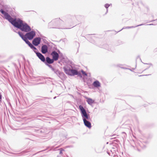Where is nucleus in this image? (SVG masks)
<instances>
[{"label": "nucleus", "mask_w": 157, "mask_h": 157, "mask_svg": "<svg viewBox=\"0 0 157 157\" xmlns=\"http://www.w3.org/2000/svg\"><path fill=\"white\" fill-rule=\"evenodd\" d=\"M36 54L38 58L43 62L45 61V59L44 56L39 52L36 53Z\"/></svg>", "instance_id": "nucleus-11"}, {"label": "nucleus", "mask_w": 157, "mask_h": 157, "mask_svg": "<svg viewBox=\"0 0 157 157\" xmlns=\"http://www.w3.org/2000/svg\"><path fill=\"white\" fill-rule=\"evenodd\" d=\"M64 71L65 73L70 75L72 76L76 75L77 71L74 69H71L70 68H67L66 67H63Z\"/></svg>", "instance_id": "nucleus-2"}, {"label": "nucleus", "mask_w": 157, "mask_h": 157, "mask_svg": "<svg viewBox=\"0 0 157 157\" xmlns=\"http://www.w3.org/2000/svg\"><path fill=\"white\" fill-rule=\"evenodd\" d=\"M23 23V21L19 19H13L11 23L15 27L20 29Z\"/></svg>", "instance_id": "nucleus-1"}, {"label": "nucleus", "mask_w": 157, "mask_h": 157, "mask_svg": "<svg viewBox=\"0 0 157 157\" xmlns=\"http://www.w3.org/2000/svg\"><path fill=\"white\" fill-rule=\"evenodd\" d=\"M85 98L86 99L87 102L90 105H91L94 102V100L92 98H88L86 97H85Z\"/></svg>", "instance_id": "nucleus-12"}, {"label": "nucleus", "mask_w": 157, "mask_h": 157, "mask_svg": "<svg viewBox=\"0 0 157 157\" xmlns=\"http://www.w3.org/2000/svg\"><path fill=\"white\" fill-rule=\"evenodd\" d=\"M31 48L32 49H33L34 50H36V48L35 47H34L33 45V47H31Z\"/></svg>", "instance_id": "nucleus-21"}, {"label": "nucleus", "mask_w": 157, "mask_h": 157, "mask_svg": "<svg viewBox=\"0 0 157 157\" xmlns=\"http://www.w3.org/2000/svg\"><path fill=\"white\" fill-rule=\"evenodd\" d=\"M83 121L85 125L88 128H90L91 127V123L89 121H87L85 118H83Z\"/></svg>", "instance_id": "nucleus-10"}, {"label": "nucleus", "mask_w": 157, "mask_h": 157, "mask_svg": "<svg viewBox=\"0 0 157 157\" xmlns=\"http://www.w3.org/2000/svg\"><path fill=\"white\" fill-rule=\"evenodd\" d=\"M109 6V5L108 4H106L105 5V7L107 9L108 8Z\"/></svg>", "instance_id": "nucleus-20"}, {"label": "nucleus", "mask_w": 157, "mask_h": 157, "mask_svg": "<svg viewBox=\"0 0 157 157\" xmlns=\"http://www.w3.org/2000/svg\"><path fill=\"white\" fill-rule=\"evenodd\" d=\"M60 150L59 154H63L62 151H64V150L63 148H60L59 149Z\"/></svg>", "instance_id": "nucleus-18"}, {"label": "nucleus", "mask_w": 157, "mask_h": 157, "mask_svg": "<svg viewBox=\"0 0 157 157\" xmlns=\"http://www.w3.org/2000/svg\"><path fill=\"white\" fill-rule=\"evenodd\" d=\"M93 86L96 87H100V84L99 81H95L93 83Z\"/></svg>", "instance_id": "nucleus-14"}, {"label": "nucleus", "mask_w": 157, "mask_h": 157, "mask_svg": "<svg viewBox=\"0 0 157 157\" xmlns=\"http://www.w3.org/2000/svg\"><path fill=\"white\" fill-rule=\"evenodd\" d=\"M21 31L25 32H29L31 30L30 27L26 23H23L21 27L19 29Z\"/></svg>", "instance_id": "nucleus-3"}, {"label": "nucleus", "mask_w": 157, "mask_h": 157, "mask_svg": "<svg viewBox=\"0 0 157 157\" xmlns=\"http://www.w3.org/2000/svg\"><path fill=\"white\" fill-rule=\"evenodd\" d=\"M0 12L2 13L4 15L5 18L7 20L11 23L13 18H12L8 13L5 12L2 9L0 10Z\"/></svg>", "instance_id": "nucleus-4"}, {"label": "nucleus", "mask_w": 157, "mask_h": 157, "mask_svg": "<svg viewBox=\"0 0 157 157\" xmlns=\"http://www.w3.org/2000/svg\"><path fill=\"white\" fill-rule=\"evenodd\" d=\"M41 38L40 37H36L34 39L33 41V44L35 46H37L40 44Z\"/></svg>", "instance_id": "nucleus-7"}, {"label": "nucleus", "mask_w": 157, "mask_h": 157, "mask_svg": "<svg viewBox=\"0 0 157 157\" xmlns=\"http://www.w3.org/2000/svg\"><path fill=\"white\" fill-rule=\"evenodd\" d=\"M35 32L34 31H32L31 32L28 33L25 35V36L26 38H28L29 40L32 39L35 36Z\"/></svg>", "instance_id": "nucleus-6"}, {"label": "nucleus", "mask_w": 157, "mask_h": 157, "mask_svg": "<svg viewBox=\"0 0 157 157\" xmlns=\"http://www.w3.org/2000/svg\"><path fill=\"white\" fill-rule=\"evenodd\" d=\"M77 75H78V76H80V77H82V75H81L80 73V72H78L77 71Z\"/></svg>", "instance_id": "nucleus-19"}, {"label": "nucleus", "mask_w": 157, "mask_h": 157, "mask_svg": "<svg viewBox=\"0 0 157 157\" xmlns=\"http://www.w3.org/2000/svg\"><path fill=\"white\" fill-rule=\"evenodd\" d=\"M46 61L48 63L51 64L53 63L54 60L53 59H51L49 57H48L46 58Z\"/></svg>", "instance_id": "nucleus-13"}, {"label": "nucleus", "mask_w": 157, "mask_h": 157, "mask_svg": "<svg viewBox=\"0 0 157 157\" xmlns=\"http://www.w3.org/2000/svg\"><path fill=\"white\" fill-rule=\"evenodd\" d=\"M18 33L19 35V36L21 37V38L24 40H25L26 38L25 35L24 36L23 34L21 32H18Z\"/></svg>", "instance_id": "nucleus-15"}, {"label": "nucleus", "mask_w": 157, "mask_h": 157, "mask_svg": "<svg viewBox=\"0 0 157 157\" xmlns=\"http://www.w3.org/2000/svg\"><path fill=\"white\" fill-rule=\"evenodd\" d=\"M79 108L81 111L82 117H85L86 119L89 120L90 119L89 116L87 114L85 110L84 109L82 106L80 105L79 106Z\"/></svg>", "instance_id": "nucleus-5"}, {"label": "nucleus", "mask_w": 157, "mask_h": 157, "mask_svg": "<svg viewBox=\"0 0 157 157\" xmlns=\"http://www.w3.org/2000/svg\"><path fill=\"white\" fill-rule=\"evenodd\" d=\"M54 60L56 61L59 58V55L58 53L55 51L53 52L51 54Z\"/></svg>", "instance_id": "nucleus-8"}, {"label": "nucleus", "mask_w": 157, "mask_h": 157, "mask_svg": "<svg viewBox=\"0 0 157 157\" xmlns=\"http://www.w3.org/2000/svg\"><path fill=\"white\" fill-rule=\"evenodd\" d=\"M48 48L46 45H43L41 47V52L43 54H45L48 52Z\"/></svg>", "instance_id": "nucleus-9"}, {"label": "nucleus", "mask_w": 157, "mask_h": 157, "mask_svg": "<svg viewBox=\"0 0 157 157\" xmlns=\"http://www.w3.org/2000/svg\"><path fill=\"white\" fill-rule=\"evenodd\" d=\"M24 41L25 42L29 45V46L31 48V47H33V44H32L28 40L27 38L24 40Z\"/></svg>", "instance_id": "nucleus-16"}, {"label": "nucleus", "mask_w": 157, "mask_h": 157, "mask_svg": "<svg viewBox=\"0 0 157 157\" xmlns=\"http://www.w3.org/2000/svg\"><path fill=\"white\" fill-rule=\"evenodd\" d=\"M81 71L83 75H85L86 76H87V74L85 71H83V70H82Z\"/></svg>", "instance_id": "nucleus-17"}]
</instances>
